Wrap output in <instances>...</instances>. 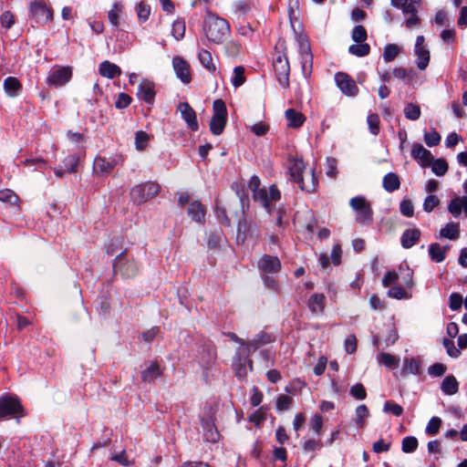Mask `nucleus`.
<instances>
[{
  "label": "nucleus",
  "mask_w": 467,
  "mask_h": 467,
  "mask_svg": "<svg viewBox=\"0 0 467 467\" xmlns=\"http://www.w3.org/2000/svg\"><path fill=\"white\" fill-rule=\"evenodd\" d=\"M202 32L210 44L221 45L230 36L231 26L226 19L207 9L202 22Z\"/></svg>",
  "instance_id": "obj_1"
},
{
  "label": "nucleus",
  "mask_w": 467,
  "mask_h": 467,
  "mask_svg": "<svg viewBox=\"0 0 467 467\" xmlns=\"http://www.w3.org/2000/svg\"><path fill=\"white\" fill-rule=\"evenodd\" d=\"M259 186V178L253 176L249 182V188L254 192V199L255 202H259L268 213H271L275 208V204L272 202L280 200L281 192L275 184L271 185L268 190L260 188Z\"/></svg>",
  "instance_id": "obj_2"
},
{
  "label": "nucleus",
  "mask_w": 467,
  "mask_h": 467,
  "mask_svg": "<svg viewBox=\"0 0 467 467\" xmlns=\"http://www.w3.org/2000/svg\"><path fill=\"white\" fill-rule=\"evenodd\" d=\"M305 169L306 166L302 159L296 158L289 160V180L296 183L302 192H306L307 193L315 192L318 180L316 177L315 171L313 170L309 181L306 182L303 177Z\"/></svg>",
  "instance_id": "obj_3"
},
{
  "label": "nucleus",
  "mask_w": 467,
  "mask_h": 467,
  "mask_svg": "<svg viewBox=\"0 0 467 467\" xmlns=\"http://www.w3.org/2000/svg\"><path fill=\"white\" fill-rule=\"evenodd\" d=\"M349 205L356 213V222L361 225L370 224L373 221V210L370 203L363 196L350 199Z\"/></svg>",
  "instance_id": "obj_4"
},
{
  "label": "nucleus",
  "mask_w": 467,
  "mask_h": 467,
  "mask_svg": "<svg viewBox=\"0 0 467 467\" xmlns=\"http://www.w3.org/2000/svg\"><path fill=\"white\" fill-rule=\"evenodd\" d=\"M213 115L210 121V130L213 135H220L223 132L227 122V109L222 99H217L213 105Z\"/></svg>",
  "instance_id": "obj_5"
},
{
  "label": "nucleus",
  "mask_w": 467,
  "mask_h": 467,
  "mask_svg": "<svg viewBox=\"0 0 467 467\" xmlns=\"http://www.w3.org/2000/svg\"><path fill=\"white\" fill-rule=\"evenodd\" d=\"M24 415V408L16 397L7 394L0 397V420L11 417H23Z\"/></svg>",
  "instance_id": "obj_6"
},
{
  "label": "nucleus",
  "mask_w": 467,
  "mask_h": 467,
  "mask_svg": "<svg viewBox=\"0 0 467 467\" xmlns=\"http://www.w3.org/2000/svg\"><path fill=\"white\" fill-rule=\"evenodd\" d=\"M160 189V185L152 182L139 184L131 189L130 198L135 203L140 204L155 197L159 193Z\"/></svg>",
  "instance_id": "obj_7"
},
{
  "label": "nucleus",
  "mask_w": 467,
  "mask_h": 467,
  "mask_svg": "<svg viewBox=\"0 0 467 467\" xmlns=\"http://www.w3.org/2000/svg\"><path fill=\"white\" fill-rule=\"evenodd\" d=\"M113 269L116 274L124 277H133L139 272V265L133 258L128 257L125 252L120 253L114 260Z\"/></svg>",
  "instance_id": "obj_8"
},
{
  "label": "nucleus",
  "mask_w": 467,
  "mask_h": 467,
  "mask_svg": "<svg viewBox=\"0 0 467 467\" xmlns=\"http://www.w3.org/2000/svg\"><path fill=\"white\" fill-rule=\"evenodd\" d=\"M273 67L280 86L285 88H288L290 66L287 57L278 53L274 58Z\"/></svg>",
  "instance_id": "obj_9"
},
{
  "label": "nucleus",
  "mask_w": 467,
  "mask_h": 467,
  "mask_svg": "<svg viewBox=\"0 0 467 467\" xmlns=\"http://www.w3.org/2000/svg\"><path fill=\"white\" fill-rule=\"evenodd\" d=\"M29 13L36 23L45 25L53 19V11L42 1L30 5Z\"/></svg>",
  "instance_id": "obj_10"
},
{
  "label": "nucleus",
  "mask_w": 467,
  "mask_h": 467,
  "mask_svg": "<svg viewBox=\"0 0 467 467\" xmlns=\"http://www.w3.org/2000/svg\"><path fill=\"white\" fill-rule=\"evenodd\" d=\"M246 364L249 365L250 369L253 368V362L249 358V355H247L246 349L239 348L236 350L233 360V368L235 372V376L239 379H244L246 377Z\"/></svg>",
  "instance_id": "obj_11"
},
{
  "label": "nucleus",
  "mask_w": 467,
  "mask_h": 467,
  "mask_svg": "<svg viewBox=\"0 0 467 467\" xmlns=\"http://www.w3.org/2000/svg\"><path fill=\"white\" fill-rule=\"evenodd\" d=\"M335 81L337 88L343 94L348 97H356L358 93V88L355 80L347 73L337 72L335 74Z\"/></svg>",
  "instance_id": "obj_12"
},
{
  "label": "nucleus",
  "mask_w": 467,
  "mask_h": 467,
  "mask_svg": "<svg viewBox=\"0 0 467 467\" xmlns=\"http://www.w3.org/2000/svg\"><path fill=\"white\" fill-rule=\"evenodd\" d=\"M72 77V70L69 67L54 68L48 75L47 83L49 86L61 87L67 84Z\"/></svg>",
  "instance_id": "obj_13"
},
{
  "label": "nucleus",
  "mask_w": 467,
  "mask_h": 467,
  "mask_svg": "<svg viewBox=\"0 0 467 467\" xmlns=\"http://www.w3.org/2000/svg\"><path fill=\"white\" fill-rule=\"evenodd\" d=\"M425 38L423 36H418L415 43V55L417 56V67L420 70H424L430 62V51L424 46Z\"/></svg>",
  "instance_id": "obj_14"
},
{
  "label": "nucleus",
  "mask_w": 467,
  "mask_h": 467,
  "mask_svg": "<svg viewBox=\"0 0 467 467\" xmlns=\"http://www.w3.org/2000/svg\"><path fill=\"white\" fill-rule=\"evenodd\" d=\"M258 269L264 274H277L282 267L277 256L264 254L257 262Z\"/></svg>",
  "instance_id": "obj_15"
},
{
  "label": "nucleus",
  "mask_w": 467,
  "mask_h": 467,
  "mask_svg": "<svg viewBox=\"0 0 467 467\" xmlns=\"http://www.w3.org/2000/svg\"><path fill=\"white\" fill-rule=\"evenodd\" d=\"M155 96V84L149 79H143L138 87L137 97L139 99L151 106L154 103Z\"/></svg>",
  "instance_id": "obj_16"
},
{
  "label": "nucleus",
  "mask_w": 467,
  "mask_h": 467,
  "mask_svg": "<svg viewBox=\"0 0 467 467\" xmlns=\"http://www.w3.org/2000/svg\"><path fill=\"white\" fill-rule=\"evenodd\" d=\"M178 110L181 112L182 118L186 122L188 128L192 131H197L199 124L196 118V112L190 104L188 102L179 103Z\"/></svg>",
  "instance_id": "obj_17"
},
{
  "label": "nucleus",
  "mask_w": 467,
  "mask_h": 467,
  "mask_svg": "<svg viewBox=\"0 0 467 467\" xmlns=\"http://www.w3.org/2000/svg\"><path fill=\"white\" fill-rule=\"evenodd\" d=\"M172 66L177 78H180L182 83L188 84L192 79L188 62L180 57H175L172 59Z\"/></svg>",
  "instance_id": "obj_18"
},
{
  "label": "nucleus",
  "mask_w": 467,
  "mask_h": 467,
  "mask_svg": "<svg viewBox=\"0 0 467 467\" xmlns=\"http://www.w3.org/2000/svg\"><path fill=\"white\" fill-rule=\"evenodd\" d=\"M411 157L418 161L422 167H428L433 161L431 152L421 144H415L411 150Z\"/></svg>",
  "instance_id": "obj_19"
},
{
  "label": "nucleus",
  "mask_w": 467,
  "mask_h": 467,
  "mask_svg": "<svg viewBox=\"0 0 467 467\" xmlns=\"http://www.w3.org/2000/svg\"><path fill=\"white\" fill-rule=\"evenodd\" d=\"M274 340L272 335L266 333V332H260L257 334L252 340H249L246 342V349L247 355H250V353L253 351H255L260 347L265 346Z\"/></svg>",
  "instance_id": "obj_20"
},
{
  "label": "nucleus",
  "mask_w": 467,
  "mask_h": 467,
  "mask_svg": "<svg viewBox=\"0 0 467 467\" xmlns=\"http://www.w3.org/2000/svg\"><path fill=\"white\" fill-rule=\"evenodd\" d=\"M421 232L418 228H410L403 232L400 237L401 246L405 249L411 248L420 239Z\"/></svg>",
  "instance_id": "obj_21"
},
{
  "label": "nucleus",
  "mask_w": 467,
  "mask_h": 467,
  "mask_svg": "<svg viewBox=\"0 0 467 467\" xmlns=\"http://www.w3.org/2000/svg\"><path fill=\"white\" fill-rule=\"evenodd\" d=\"M307 306L313 315H321L326 306V296L323 294H313L307 300Z\"/></svg>",
  "instance_id": "obj_22"
},
{
  "label": "nucleus",
  "mask_w": 467,
  "mask_h": 467,
  "mask_svg": "<svg viewBox=\"0 0 467 467\" xmlns=\"http://www.w3.org/2000/svg\"><path fill=\"white\" fill-rule=\"evenodd\" d=\"M202 428L203 430V437L206 441L216 442L219 440L220 434L212 419H202Z\"/></svg>",
  "instance_id": "obj_23"
},
{
  "label": "nucleus",
  "mask_w": 467,
  "mask_h": 467,
  "mask_svg": "<svg viewBox=\"0 0 467 467\" xmlns=\"http://www.w3.org/2000/svg\"><path fill=\"white\" fill-rule=\"evenodd\" d=\"M99 72L102 77L108 78L109 79H112L121 75L120 67L118 65L111 63L108 60H105L100 63L99 67Z\"/></svg>",
  "instance_id": "obj_24"
},
{
  "label": "nucleus",
  "mask_w": 467,
  "mask_h": 467,
  "mask_svg": "<svg viewBox=\"0 0 467 467\" xmlns=\"http://www.w3.org/2000/svg\"><path fill=\"white\" fill-rule=\"evenodd\" d=\"M161 376V371L157 362H150V365L141 371V379L143 382L147 383L153 382Z\"/></svg>",
  "instance_id": "obj_25"
},
{
  "label": "nucleus",
  "mask_w": 467,
  "mask_h": 467,
  "mask_svg": "<svg viewBox=\"0 0 467 467\" xmlns=\"http://www.w3.org/2000/svg\"><path fill=\"white\" fill-rule=\"evenodd\" d=\"M285 119H287V125L291 128H300L305 120L306 117L299 111L294 109H288L285 112Z\"/></svg>",
  "instance_id": "obj_26"
},
{
  "label": "nucleus",
  "mask_w": 467,
  "mask_h": 467,
  "mask_svg": "<svg viewBox=\"0 0 467 467\" xmlns=\"http://www.w3.org/2000/svg\"><path fill=\"white\" fill-rule=\"evenodd\" d=\"M421 363L418 358H404L401 374L403 376L413 374L418 375L420 373Z\"/></svg>",
  "instance_id": "obj_27"
},
{
  "label": "nucleus",
  "mask_w": 467,
  "mask_h": 467,
  "mask_svg": "<svg viewBox=\"0 0 467 467\" xmlns=\"http://www.w3.org/2000/svg\"><path fill=\"white\" fill-rule=\"evenodd\" d=\"M449 246H441L438 243H433L429 246V254L431 261L435 263H441L446 257V253Z\"/></svg>",
  "instance_id": "obj_28"
},
{
  "label": "nucleus",
  "mask_w": 467,
  "mask_h": 467,
  "mask_svg": "<svg viewBox=\"0 0 467 467\" xmlns=\"http://www.w3.org/2000/svg\"><path fill=\"white\" fill-rule=\"evenodd\" d=\"M382 186L388 192H393L400 189V180L398 174L394 172L387 173L382 180Z\"/></svg>",
  "instance_id": "obj_29"
},
{
  "label": "nucleus",
  "mask_w": 467,
  "mask_h": 467,
  "mask_svg": "<svg viewBox=\"0 0 467 467\" xmlns=\"http://www.w3.org/2000/svg\"><path fill=\"white\" fill-rule=\"evenodd\" d=\"M441 391L446 395H454L459 391V383L453 375L444 378L441 384Z\"/></svg>",
  "instance_id": "obj_30"
},
{
  "label": "nucleus",
  "mask_w": 467,
  "mask_h": 467,
  "mask_svg": "<svg viewBox=\"0 0 467 467\" xmlns=\"http://www.w3.org/2000/svg\"><path fill=\"white\" fill-rule=\"evenodd\" d=\"M188 214L193 221L202 223L205 216L204 207L200 202H192L188 207Z\"/></svg>",
  "instance_id": "obj_31"
},
{
  "label": "nucleus",
  "mask_w": 467,
  "mask_h": 467,
  "mask_svg": "<svg viewBox=\"0 0 467 467\" xmlns=\"http://www.w3.org/2000/svg\"><path fill=\"white\" fill-rule=\"evenodd\" d=\"M22 86L19 80L15 77H8L4 80V88L9 97H16Z\"/></svg>",
  "instance_id": "obj_32"
},
{
  "label": "nucleus",
  "mask_w": 467,
  "mask_h": 467,
  "mask_svg": "<svg viewBox=\"0 0 467 467\" xmlns=\"http://www.w3.org/2000/svg\"><path fill=\"white\" fill-rule=\"evenodd\" d=\"M198 58L200 63L203 67H205L210 72H214L216 70V66L213 63V57L210 51L202 48L199 50Z\"/></svg>",
  "instance_id": "obj_33"
},
{
  "label": "nucleus",
  "mask_w": 467,
  "mask_h": 467,
  "mask_svg": "<svg viewBox=\"0 0 467 467\" xmlns=\"http://www.w3.org/2000/svg\"><path fill=\"white\" fill-rule=\"evenodd\" d=\"M115 167L113 161H109L104 157H97L94 161V170L100 173H109Z\"/></svg>",
  "instance_id": "obj_34"
},
{
  "label": "nucleus",
  "mask_w": 467,
  "mask_h": 467,
  "mask_svg": "<svg viewBox=\"0 0 467 467\" xmlns=\"http://www.w3.org/2000/svg\"><path fill=\"white\" fill-rule=\"evenodd\" d=\"M464 200L465 198L462 197H455L449 203L448 210L454 217H459L462 210L465 212L467 203H465Z\"/></svg>",
  "instance_id": "obj_35"
},
{
  "label": "nucleus",
  "mask_w": 467,
  "mask_h": 467,
  "mask_svg": "<svg viewBox=\"0 0 467 467\" xmlns=\"http://www.w3.org/2000/svg\"><path fill=\"white\" fill-rule=\"evenodd\" d=\"M369 410L365 404H361L356 408L355 422L357 426L363 429L366 426L365 420L369 417Z\"/></svg>",
  "instance_id": "obj_36"
},
{
  "label": "nucleus",
  "mask_w": 467,
  "mask_h": 467,
  "mask_svg": "<svg viewBox=\"0 0 467 467\" xmlns=\"http://www.w3.org/2000/svg\"><path fill=\"white\" fill-rule=\"evenodd\" d=\"M151 136L143 130L135 133V148L139 151L144 150L150 140Z\"/></svg>",
  "instance_id": "obj_37"
},
{
  "label": "nucleus",
  "mask_w": 467,
  "mask_h": 467,
  "mask_svg": "<svg viewBox=\"0 0 467 467\" xmlns=\"http://www.w3.org/2000/svg\"><path fill=\"white\" fill-rule=\"evenodd\" d=\"M440 234L443 238L454 240L459 237V226L455 223H449L440 231Z\"/></svg>",
  "instance_id": "obj_38"
},
{
  "label": "nucleus",
  "mask_w": 467,
  "mask_h": 467,
  "mask_svg": "<svg viewBox=\"0 0 467 467\" xmlns=\"http://www.w3.org/2000/svg\"><path fill=\"white\" fill-rule=\"evenodd\" d=\"M348 52L356 57H365L369 54L370 47L367 43H358L348 47Z\"/></svg>",
  "instance_id": "obj_39"
},
{
  "label": "nucleus",
  "mask_w": 467,
  "mask_h": 467,
  "mask_svg": "<svg viewBox=\"0 0 467 467\" xmlns=\"http://www.w3.org/2000/svg\"><path fill=\"white\" fill-rule=\"evenodd\" d=\"M234 76L231 79L234 88L241 87L246 80L244 73L245 68L243 66H237L234 68Z\"/></svg>",
  "instance_id": "obj_40"
},
{
  "label": "nucleus",
  "mask_w": 467,
  "mask_h": 467,
  "mask_svg": "<svg viewBox=\"0 0 467 467\" xmlns=\"http://www.w3.org/2000/svg\"><path fill=\"white\" fill-rule=\"evenodd\" d=\"M185 22L183 19H177L171 26V35L176 40H181L185 35Z\"/></svg>",
  "instance_id": "obj_41"
},
{
  "label": "nucleus",
  "mask_w": 467,
  "mask_h": 467,
  "mask_svg": "<svg viewBox=\"0 0 467 467\" xmlns=\"http://www.w3.org/2000/svg\"><path fill=\"white\" fill-rule=\"evenodd\" d=\"M79 161V157L77 154H69L63 160L65 170L67 173H74L77 171V166Z\"/></svg>",
  "instance_id": "obj_42"
},
{
  "label": "nucleus",
  "mask_w": 467,
  "mask_h": 467,
  "mask_svg": "<svg viewBox=\"0 0 467 467\" xmlns=\"http://www.w3.org/2000/svg\"><path fill=\"white\" fill-rule=\"evenodd\" d=\"M404 115L410 120H417L420 117V106L408 103L404 108Z\"/></svg>",
  "instance_id": "obj_43"
},
{
  "label": "nucleus",
  "mask_w": 467,
  "mask_h": 467,
  "mask_svg": "<svg viewBox=\"0 0 467 467\" xmlns=\"http://www.w3.org/2000/svg\"><path fill=\"white\" fill-rule=\"evenodd\" d=\"M379 361L389 368L398 367L400 358L389 353H381Z\"/></svg>",
  "instance_id": "obj_44"
},
{
  "label": "nucleus",
  "mask_w": 467,
  "mask_h": 467,
  "mask_svg": "<svg viewBox=\"0 0 467 467\" xmlns=\"http://www.w3.org/2000/svg\"><path fill=\"white\" fill-rule=\"evenodd\" d=\"M400 49L395 44H389L385 47L383 52V58L386 62L393 61L396 57L399 55Z\"/></svg>",
  "instance_id": "obj_45"
},
{
  "label": "nucleus",
  "mask_w": 467,
  "mask_h": 467,
  "mask_svg": "<svg viewBox=\"0 0 467 467\" xmlns=\"http://www.w3.org/2000/svg\"><path fill=\"white\" fill-rule=\"evenodd\" d=\"M418 440L413 436H407L402 440L401 449L405 453H410L417 450Z\"/></svg>",
  "instance_id": "obj_46"
},
{
  "label": "nucleus",
  "mask_w": 467,
  "mask_h": 467,
  "mask_svg": "<svg viewBox=\"0 0 467 467\" xmlns=\"http://www.w3.org/2000/svg\"><path fill=\"white\" fill-rule=\"evenodd\" d=\"M441 423V418L432 417L426 426L425 432L430 436L436 435L439 432Z\"/></svg>",
  "instance_id": "obj_47"
},
{
  "label": "nucleus",
  "mask_w": 467,
  "mask_h": 467,
  "mask_svg": "<svg viewBox=\"0 0 467 467\" xmlns=\"http://www.w3.org/2000/svg\"><path fill=\"white\" fill-rule=\"evenodd\" d=\"M122 5L119 2L114 3L112 8L109 11V20L113 26H119V14L122 12Z\"/></svg>",
  "instance_id": "obj_48"
},
{
  "label": "nucleus",
  "mask_w": 467,
  "mask_h": 467,
  "mask_svg": "<svg viewBox=\"0 0 467 467\" xmlns=\"http://www.w3.org/2000/svg\"><path fill=\"white\" fill-rule=\"evenodd\" d=\"M431 170L437 176H443L448 171V164L443 159L432 161Z\"/></svg>",
  "instance_id": "obj_49"
},
{
  "label": "nucleus",
  "mask_w": 467,
  "mask_h": 467,
  "mask_svg": "<svg viewBox=\"0 0 467 467\" xmlns=\"http://www.w3.org/2000/svg\"><path fill=\"white\" fill-rule=\"evenodd\" d=\"M300 53L302 58L303 68H305L306 63H312V53L310 50L309 44L307 42H300Z\"/></svg>",
  "instance_id": "obj_50"
},
{
  "label": "nucleus",
  "mask_w": 467,
  "mask_h": 467,
  "mask_svg": "<svg viewBox=\"0 0 467 467\" xmlns=\"http://www.w3.org/2000/svg\"><path fill=\"white\" fill-rule=\"evenodd\" d=\"M293 403V398L287 395H280L276 399L275 407L277 410H287Z\"/></svg>",
  "instance_id": "obj_51"
},
{
  "label": "nucleus",
  "mask_w": 467,
  "mask_h": 467,
  "mask_svg": "<svg viewBox=\"0 0 467 467\" xmlns=\"http://www.w3.org/2000/svg\"><path fill=\"white\" fill-rule=\"evenodd\" d=\"M351 37L356 43L365 42L368 37L366 28L360 25L356 26L352 30Z\"/></svg>",
  "instance_id": "obj_52"
},
{
  "label": "nucleus",
  "mask_w": 467,
  "mask_h": 467,
  "mask_svg": "<svg viewBox=\"0 0 467 467\" xmlns=\"http://www.w3.org/2000/svg\"><path fill=\"white\" fill-rule=\"evenodd\" d=\"M367 122L371 134L378 135L379 133V117L376 113H371L367 118Z\"/></svg>",
  "instance_id": "obj_53"
},
{
  "label": "nucleus",
  "mask_w": 467,
  "mask_h": 467,
  "mask_svg": "<svg viewBox=\"0 0 467 467\" xmlns=\"http://www.w3.org/2000/svg\"><path fill=\"white\" fill-rule=\"evenodd\" d=\"M383 411L387 412V413H391V414L399 417L403 413V408L395 402L387 400L384 403Z\"/></svg>",
  "instance_id": "obj_54"
},
{
  "label": "nucleus",
  "mask_w": 467,
  "mask_h": 467,
  "mask_svg": "<svg viewBox=\"0 0 467 467\" xmlns=\"http://www.w3.org/2000/svg\"><path fill=\"white\" fill-rule=\"evenodd\" d=\"M349 393L357 400H362L367 397L365 387L361 383H356L350 388Z\"/></svg>",
  "instance_id": "obj_55"
},
{
  "label": "nucleus",
  "mask_w": 467,
  "mask_h": 467,
  "mask_svg": "<svg viewBox=\"0 0 467 467\" xmlns=\"http://www.w3.org/2000/svg\"><path fill=\"white\" fill-rule=\"evenodd\" d=\"M400 211L406 217H412L414 214V206L410 199H403L400 204Z\"/></svg>",
  "instance_id": "obj_56"
},
{
  "label": "nucleus",
  "mask_w": 467,
  "mask_h": 467,
  "mask_svg": "<svg viewBox=\"0 0 467 467\" xmlns=\"http://www.w3.org/2000/svg\"><path fill=\"white\" fill-rule=\"evenodd\" d=\"M266 419V410L264 407L259 408L249 416V420L259 426Z\"/></svg>",
  "instance_id": "obj_57"
},
{
  "label": "nucleus",
  "mask_w": 467,
  "mask_h": 467,
  "mask_svg": "<svg viewBox=\"0 0 467 467\" xmlns=\"http://www.w3.org/2000/svg\"><path fill=\"white\" fill-rule=\"evenodd\" d=\"M440 204V200L436 195L430 194L428 195L423 202V210L426 213H431Z\"/></svg>",
  "instance_id": "obj_58"
},
{
  "label": "nucleus",
  "mask_w": 467,
  "mask_h": 467,
  "mask_svg": "<svg viewBox=\"0 0 467 467\" xmlns=\"http://www.w3.org/2000/svg\"><path fill=\"white\" fill-rule=\"evenodd\" d=\"M441 135L436 130L425 132L424 141L429 147L437 146L441 141Z\"/></svg>",
  "instance_id": "obj_59"
},
{
  "label": "nucleus",
  "mask_w": 467,
  "mask_h": 467,
  "mask_svg": "<svg viewBox=\"0 0 467 467\" xmlns=\"http://www.w3.org/2000/svg\"><path fill=\"white\" fill-rule=\"evenodd\" d=\"M442 344L450 357L456 358L461 355L460 349L455 347L451 339L444 338Z\"/></svg>",
  "instance_id": "obj_60"
},
{
  "label": "nucleus",
  "mask_w": 467,
  "mask_h": 467,
  "mask_svg": "<svg viewBox=\"0 0 467 467\" xmlns=\"http://www.w3.org/2000/svg\"><path fill=\"white\" fill-rule=\"evenodd\" d=\"M15 22V16L10 11H5L0 17L1 26L5 29L11 28Z\"/></svg>",
  "instance_id": "obj_61"
},
{
  "label": "nucleus",
  "mask_w": 467,
  "mask_h": 467,
  "mask_svg": "<svg viewBox=\"0 0 467 467\" xmlns=\"http://www.w3.org/2000/svg\"><path fill=\"white\" fill-rule=\"evenodd\" d=\"M136 10L138 17L141 22H145L149 18L150 14V7L147 4L140 2L137 5Z\"/></svg>",
  "instance_id": "obj_62"
},
{
  "label": "nucleus",
  "mask_w": 467,
  "mask_h": 467,
  "mask_svg": "<svg viewBox=\"0 0 467 467\" xmlns=\"http://www.w3.org/2000/svg\"><path fill=\"white\" fill-rule=\"evenodd\" d=\"M131 100H132V99L130 95L121 92L118 96V99L115 102V107L119 109H126L127 107L130 106V104L131 103Z\"/></svg>",
  "instance_id": "obj_63"
},
{
  "label": "nucleus",
  "mask_w": 467,
  "mask_h": 467,
  "mask_svg": "<svg viewBox=\"0 0 467 467\" xmlns=\"http://www.w3.org/2000/svg\"><path fill=\"white\" fill-rule=\"evenodd\" d=\"M223 234L222 232H215L209 234L207 239V244L210 248L215 249L220 246L222 242Z\"/></svg>",
  "instance_id": "obj_64"
}]
</instances>
